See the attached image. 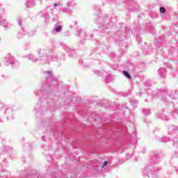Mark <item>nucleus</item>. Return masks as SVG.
<instances>
[{"label": "nucleus", "mask_w": 178, "mask_h": 178, "mask_svg": "<svg viewBox=\"0 0 178 178\" xmlns=\"http://www.w3.org/2000/svg\"><path fill=\"white\" fill-rule=\"evenodd\" d=\"M76 35H80V33H77Z\"/></svg>", "instance_id": "26"}, {"label": "nucleus", "mask_w": 178, "mask_h": 178, "mask_svg": "<svg viewBox=\"0 0 178 178\" xmlns=\"http://www.w3.org/2000/svg\"><path fill=\"white\" fill-rule=\"evenodd\" d=\"M74 24H75V25L77 24V21H75V22H74Z\"/></svg>", "instance_id": "24"}, {"label": "nucleus", "mask_w": 178, "mask_h": 178, "mask_svg": "<svg viewBox=\"0 0 178 178\" xmlns=\"http://www.w3.org/2000/svg\"><path fill=\"white\" fill-rule=\"evenodd\" d=\"M95 73L97 74V76H99V74H101V72L99 71H96Z\"/></svg>", "instance_id": "22"}, {"label": "nucleus", "mask_w": 178, "mask_h": 178, "mask_svg": "<svg viewBox=\"0 0 178 178\" xmlns=\"http://www.w3.org/2000/svg\"><path fill=\"white\" fill-rule=\"evenodd\" d=\"M42 16V17H44L45 19H48V17H49L48 13L43 12Z\"/></svg>", "instance_id": "12"}, {"label": "nucleus", "mask_w": 178, "mask_h": 178, "mask_svg": "<svg viewBox=\"0 0 178 178\" xmlns=\"http://www.w3.org/2000/svg\"><path fill=\"white\" fill-rule=\"evenodd\" d=\"M143 113L145 116H148V115H151V111L149 108H144L143 110Z\"/></svg>", "instance_id": "8"}, {"label": "nucleus", "mask_w": 178, "mask_h": 178, "mask_svg": "<svg viewBox=\"0 0 178 178\" xmlns=\"http://www.w3.org/2000/svg\"><path fill=\"white\" fill-rule=\"evenodd\" d=\"M36 52L38 55L40 60L44 62V63H47L48 60H51V56H47L45 54V50L39 48L37 49Z\"/></svg>", "instance_id": "1"}, {"label": "nucleus", "mask_w": 178, "mask_h": 178, "mask_svg": "<svg viewBox=\"0 0 178 178\" xmlns=\"http://www.w3.org/2000/svg\"><path fill=\"white\" fill-rule=\"evenodd\" d=\"M29 59L31 60H33V62H37V60H38V58H37V57L33 56V55H29Z\"/></svg>", "instance_id": "11"}, {"label": "nucleus", "mask_w": 178, "mask_h": 178, "mask_svg": "<svg viewBox=\"0 0 178 178\" xmlns=\"http://www.w3.org/2000/svg\"><path fill=\"white\" fill-rule=\"evenodd\" d=\"M158 158H159V154H154L153 159L150 161V163H156V161H158Z\"/></svg>", "instance_id": "5"}, {"label": "nucleus", "mask_w": 178, "mask_h": 178, "mask_svg": "<svg viewBox=\"0 0 178 178\" xmlns=\"http://www.w3.org/2000/svg\"><path fill=\"white\" fill-rule=\"evenodd\" d=\"M177 129L178 127L175 126H171V127H170V130H172L173 131H175V130H177Z\"/></svg>", "instance_id": "17"}, {"label": "nucleus", "mask_w": 178, "mask_h": 178, "mask_svg": "<svg viewBox=\"0 0 178 178\" xmlns=\"http://www.w3.org/2000/svg\"><path fill=\"white\" fill-rule=\"evenodd\" d=\"M147 172V177H156V173L158 171L155 170L154 168H145V173Z\"/></svg>", "instance_id": "2"}, {"label": "nucleus", "mask_w": 178, "mask_h": 178, "mask_svg": "<svg viewBox=\"0 0 178 178\" xmlns=\"http://www.w3.org/2000/svg\"><path fill=\"white\" fill-rule=\"evenodd\" d=\"M63 12H69V10H66V9H63Z\"/></svg>", "instance_id": "23"}, {"label": "nucleus", "mask_w": 178, "mask_h": 178, "mask_svg": "<svg viewBox=\"0 0 178 178\" xmlns=\"http://www.w3.org/2000/svg\"><path fill=\"white\" fill-rule=\"evenodd\" d=\"M35 5L34 0H28L26 3V8H33Z\"/></svg>", "instance_id": "4"}, {"label": "nucleus", "mask_w": 178, "mask_h": 178, "mask_svg": "<svg viewBox=\"0 0 178 178\" xmlns=\"http://www.w3.org/2000/svg\"><path fill=\"white\" fill-rule=\"evenodd\" d=\"M26 34H27V32L24 31V29L22 28V31L18 33L17 37L18 38H23V35H26Z\"/></svg>", "instance_id": "6"}, {"label": "nucleus", "mask_w": 178, "mask_h": 178, "mask_svg": "<svg viewBox=\"0 0 178 178\" xmlns=\"http://www.w3.org/2000/svg\"><path fill=\"white\" fill-rule=\"evenodd\" d=\"M108 165V161H104L102 168H104V169H105V166H106Z\"/></svg>", "instance_id": "21"}, {"label": "nucleus", "mask_w": 178, "mask_h": 178, "mask_svg": "<svg viewBox=\"0 0 178 178\" xmlns=\"http://www.w3.org/2000/svg\"><path fill=\"white\" fill-rule=\"evenodd\" d=\"M1 26H3V27H6V26H8V23L6 21H3L1 22Z\"/></svg>", "instance_id": "15"}, {"label": "nucleus", "mask_w": 178, "mask_h": 178, "mask_svg": "<svg viewBox=\"0 0 178 178\" xmlns=\"http://www.w3.org/2000/svg\"><path fill=\"white\" fill-rule=\"evenodd\" d=\"M38 95H41V92H38Z\"/></svg>", "instance_id": "25"}, {"label": "nucleus", "mask_w": 178, "mask_h": 178, "mask_svg": "<svg viewBox=\"0 0 178 178\" xmlns=\"http://www.w3.org/2000/svg\"><path fill=\"white\" fill-rule=\"evenodd\" d=\"M47 74L49 75L47 77H49V79H54V75H52V72L51 71H49L47 72Z\"/></svg>", "instance_id": "13"}, {"label": "nucleus", "mask_w": 178, "mask_h": 178, "mask_svg": "<svg viewBox=\"0 0 178 178\" xmlns=\"http://www.w3.org/2000/svg\"><path fill=\"white\" fill-rule=\"evenodd\" d=\"M160 12L161 13H165L166 12V8H165V7L160 8Z\"/></svg>", "instance_id": "16"}, {"label": "nucleus", "mask_w": 178, "mask_h": 178, "mask_svg": "<svg viewBox=\"0 0 178 178\" xmlns=\"http://www.w3.org/2000/svg\"><path fill=\"white\" fill-rule=\"evenodd\" d=\"M17 22H18L19 26L22 27V18H18Z\"/></svg>", "instance_id": "19"}, {"label": "nucleus", "mask_w": 178, "mask_h": 178, "mask_svg": "<svg viewBox=\"0 0 178 178\" xmlns=\"http://www.w3.org/2000/svg\"><path fill=\"white\" fill-rule=\"evenodd\" d=\"M54 31H55L56 33H60V31H62V26L55 25V28L54 29Z\"/></svg>", "instance_id": "7"}, {"label": "nucleus", "mask_w": 178, "mask_h": 178, "mask_svg": "<svg viewBox=\"0 0 178 178\" xmlns=\"http://www.w3.org/2000/svg\"><path fill=\"white\" fill-rule=\"evenodd\" d=\"M8 60V63H10V65H13V67H15V58L13 56L10 57V54H8L6 56Z\"/></svg>", "instance_id": "3"}, {"label": "nucleus", "mask_w": 178, "mask_h": 178, "mask_svg": "<svg viewBox=\"0 0 178 178\" xmlns=\"http://www.w3.org/2000/svg\"><path fill=\"white\" fill-rule=\"evenodd\" d=\"M128 2L130 3V5H134V6H136V0H128Z\"/></svg>", "instance_id": "14"}, {"label": "nucleus", "mask_w": 178, "mask_h": 178, "mask_svg": "<svg viewBox=\"0 0 178 178\" xmlns=\"http://www.w3.org/2000/svg\"><path fill=\"white\" fill-rule=\"evenodd\" d=\"M0 122H2V120H1V118H0Z\"/></svg>", "instance_id": "27"}, {"label": "nucleus", "mask_w": 178, "mask_h": 178, "mask_svg": "<svg viewBox=\"0 0 178 178\" xmlns=\"http://www.w3.org/2000/svg\"><path fill=\"white\" fill-rule=\"evenodd\" d=\"M122 74H124V76H125V77H127V79H128L129 80L131 79V75H130L129 72L123 71Z\"/></svg>", "instance_id": "10"}, {"label": "nucleus", "mask_w": 178, "mask_h": 178, "mask_svg": "<svg viewBox=\"0 0 178 178\" xmlns=\"http://www.w3.org/2000/svg\"><path fill=\"white\" fill-rule=\"evenodd\" d=\"M54 8H56V6H62V3H54Z\"/></svg>", "instance_id": "18"}, {"label": "nucleus", "mask_w": 178, "mask_h": 178, "mask_svg": "<svg viewBox=\"0 0 178 178\" xmlns=\"http://www.w3.org/2000/svg\"><path fill=\"white\" fill-rule=\"evenodd\" d=\"M161 77H165V68H160L158 71Z\"/></svg>", "instance_id": "9"}, {"label": "nucleus", "mask_w": 178, "mask_h": 178, "mask_svg": "<svg viewBox=\"0 0 178 178\" xmlns=\"http://www.w3.org/2000/svg\"><path fill=\"white\" fill-rule=\"evenodd\" d=\"M168 141H169V138H165L163 139V143H168Z\"/></svg>", "instance_id": "20"}]
</instances>
